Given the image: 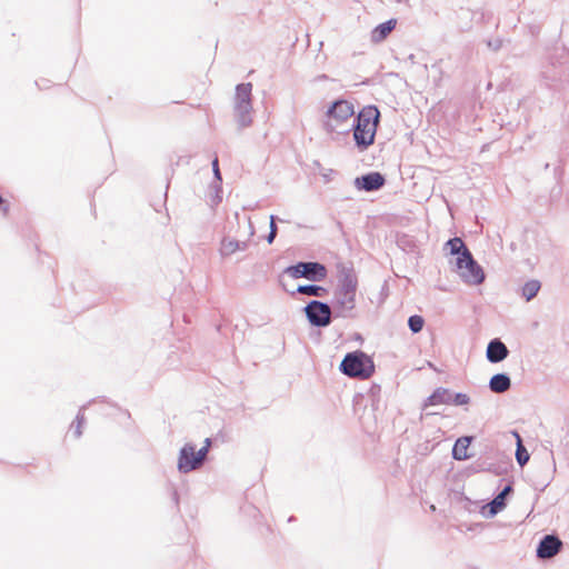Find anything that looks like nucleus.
I'll return each mask as SVG.
<instances>
[{
  "mask_svg": "<svg viewBox=\"0 0 569 569\" xmlns=\"http://www.w3.org/2000/svg\"><path fill=\"white\" fill-rule=\"evenodd\" d=\"M336 173H337V171H336V170H333V169H327V170H325V172H321V176H322V178H323V181H325L326 183H328V182H330V181L332 180V176H333V174H336Z\"/></svg>",
  "mask_w": 569,
  "mask_h": 569,
  "instance_id": "obj_31",
  "label": "nucleus"
},
{
  "mask_svg": "<svg viewBox=\"0 0 569 569\" xmlns=\"http://www.w3.org/2000/svg\"><path fill=\"white\" fill-rule=\"evenodd\" d=\"M0 210L3 213H8L9 211V202L0 194Z\"/></svg>",
  "mask_w": 569,
  "mask_h": 569,
  "instance_id": "obj_33",
  "label": "nucleus"
},
{
  "mask_svg": "<svg viewBox=\"0 0 569 569\" xmlns=\"http://www.w3.org/2000/svg\"><path fill=\"white\" fill-rule=\"evenodd\" d=\"M252 88L251 82H241L234 89L233 113L239 129H244L252 123Z\"/></svg>",
  "mask_w": 569,
  "mask_h": 569,
  "instance_id": "obj_3",
  "label": "nucleus"
},
{
  "mask_svg": "<svg viewBox=\"0 0 569 569\" xmlns=\"http://www.w3.org/2000/svg\"><path fill=\"white\" fill-rule=\"evenodd\" d=\"M269 228L270 230L269 233L266 236V240L269 244H271L278 234V227L276 223H272L271 226H269Z\"/></svg>",
  "mask_w": 569,
  "mask_h": 569,
  "instance_id": "obj_28",
  "label": "nucleus"
},
{
  "mask_svg": "<svg viewBox=\"0 0 569 569\" xmlns=\"http://www.w3.org/2000/svg\"><path fill=\"white\" fill-rule=\"evenodd\" d=\"M319 80H327L328 79V76L327 74H321L318 77Z\"/></svg>",
  "mask_w": 569,
  "mask_h": 569,
  "instance_id": "obj_37",
  "label": "nucleus"
},
{
  "mask_svg": "<svg viewBox=\"0 0 569 569\" xmlns=\"http://www.w3.org/2000/svg\"><path fill=\"white\" fill-rule=\"evenodd\" d=\"M207 446L196 452V447L187 443L180 451L178 468L181 472H189L199 468L208 453V447L210 446V439H206Z\"/></svg>",
  "mask_w": 569,
  "mask_h": 569,
  "instance_id": "obj_6",
  "label": "nucleus"
},
{
  "mask_svg": "<svg viewBox=\"0 0 569 569\" xmlns=\"http://www.w3.org/2000/svg\"><path fill=\"white\" fill-rule=\"evenodd\" d=\"M517 437H518V447L516 450V459H517L518 463L521 467H523L529 460V453L526 450V448L522 446L520 437L519 436H517Z\"/></svg>",
  "mask_w": 569,
  "mask_h": 569,
  "instance_id": "obj_24",
  "label": "nucleus"
},
{
  "mask_svg": "<svg viewBox=\"0 0 569 569\" xmlns=\"http://www.w3.org/2000/svg\"><path fill=\"white\" fill-rule=\"evenodd\" d=\"M471 441H472V437H469V436L460 437L456 441L453 449H452L453 459L459 460V461L469 459L470 456L468 455L467 451H468V448H469Z\"/></svg>",
  "mask_w": 569,
  "mask_h": 569,
  "instance_id": "obj_21",
  "label": "nucleus"
},
{
  "mask_svg": "<svg viewBox=\"0 0 569 569\" xmlns=\"http://www.w3.org/2000/svg\"><path fill=\"white\" fill-rule=\"evenodd\" d=\"M270 223L269 226H271L272 223H276L277 224V221H282L281 219H279L276 214H271L270 216Z\"/></svg>",
  "mask_w": 569,
  "mask_h": 569,
  "instance_id": "obj_35",
  "label": "nucleus"
},
{
  "mask_svg": "<svg viewBox=\"0 0 569 569\" xmlns=\"http://www.w3.org/2000/svg\"><path fill=\"white\" fill-rule=\"evenodd\" d=\"M522 284H542V283L537 279H529V280L525 281Z\"/></svg>",
  "mask_w": 569,
  "mask_h": 569,
  "instance_id": "obj_34",
  "label": "nucleus"
},
{
  "mask_svg": "<svg viewBox=\"0 0 569 569\" xmlns=\"http://www.w3.org/2000/svg\"><path fill=\"white\" fill-rule=\"evenodd\" d=\"M335 278L337 280V284H358L353 264L350 261H338L336 263Z\"/></svg>",
  "mask_w": 569,
  "mask_h": 569,
  "instance_id": "obj_12",
  "label": "nucleus"
},
{
  "mask_svg": "<svg viewBox=\"0 0 569 569\" xmlns=\"http://www.w3.org/2000/svg\"><path fill=\"white\" fill-rule=\"evenodd\" d=\"M470 403V397L467 393H455L452 397V405L455 406H467Z\"/></svg>",
  "mask_w": 569,
  "mask_h": 569,
  "instance_id": "obj_27",
  "label": "nucleus"
},
{
  "mask_svg": "<svg viewBox=\"0 0 569 569\" xmlns=\"http://www.w3.org/2000/svg\"><path fill=\"white\" fill-rule=\"evenodd\" d=\"M446 254L455 257L450 261L466 284H482L486 280L483 268L475 259L466 242L459 237L448 239L443 244Z\"/></svg>",
  "mask_w": 569,
  "mask_h": 569,
  "instance_id": "obj_1",
  "label": "nucleus"
},
{
  "mask_svg": "<svg viewBox=\"0 0 569 569\" xmlns=\"http://www.w3.org/2000/svg\"><path fill=\"white\" fill-rule=\"evenodd\" d=\"M326 116L337 122H343L355 116V107L348 100L338 98L331 102L326 111Z\"/></svg>",
  "mask_w": 569,
  "mask_h": 569,
  "instance_id": "obj_10",
  "label": "nucleus"
},
{
  "mask_svg": "<svg viewBox=\"0 0 569 569\" xmlns=\"http://www.w3.org/2000/svg\"><path fill=\"white\" fill-rule=\"evenodd\" d=\"M76 421H77V426L74 428V435H76L77 438H79L82 435L81 426H82V423L84 421V417L78 415Z\"/></svg>",
  "mask_w": 569,
  "mask_h": 569,
  "instance_id": "obj_30",
  "label": "nucleus"
},
{
  "mask_svg": "<svg viewBox=\"0 0 569 569\" xmlns=\"http://www.w3.org/2000/svg\"><path fill=\"white\" fill-rule=\"evenodd\" d=\"M212 172H213V181L211 187L214 189V194L211 197V201L213 204H218L222 200V176L219 169V160L217 157L211 162Z\"/></svg>",
  "mask_w": 569,
  "mask_h": 569,
  "instance_id": "obj_17",
  "label": "nucleus"
},
{
  "mask_svg": "<svg viewBox=\"0 0 569 569\" xmlns=\"http://www.w3.org/2000/svg\"><path fill=\"white\" fill-rule=\"evenodd\" d=\"M357 287H337L335 291V301L343 311H350L355 308Z\"/></svg>",
  "mask_w": 569,
  "mask_h": 569,
  "instance_id": "obj_13",
  "label": "nucleus"
},
{
  "mask_svg": "<svg viewBox=\"0 0 569 569\" xmlns=\"http://www.w3.org/2000/svg\"><path fill=\"white\" fill-rule=\"evenodd\" d=\"M332 119H329L323 121V129L328 132V133H332L336 131V126L332 124L331 122Z\"/></svg>",
  "mask_w": 569,
  "mask_h": 569,
  "instance_id": "obj_32",
  "label": "nucleus"
},
{
  "mask_svg": "<svg viewBox=\"0 0 569 569\" xmlns=\"http://www.w3.org/2000/svg\"><path fill=\"white\" fill-rule=\"evenodd\" d=\"M327 272L326 266L318 261H298L283 270V274H288L295 280L306 279L311 282L325 280Z\"/></svg>",
  "mask_w": 569,
  "mask_h": 569,
  "instance_id": "obj_5",
  "label": "nucleus"
},
{
  "mask_svg": "<svg viewBox=\"0 0 569 569\" xmlns=\"http://www.w3.org/2000/svg\"><path fill=\"white\" fill-rule=\"evenodd\" d=\"M248 248V241L223 238L220 246L222 256H230L236 251H244Z\"/></svg>",
  "mask_w": 569,
  "mask_h": 569,
  "instance_id": "obj_20",
  "label": "nucleus"
},
{
  "mask_svg": "<svg viewBox=\"0 0 569 569\" xmlns=\"http://www.w3.org/2000/svg\"><path fill=\"white\" fill-rule=\"evenodd\" d=\"M511 387L510 377L507 373H497L491 377L489 388L495 393H503Z\"/></svg>",
  "mask_w": 569,
  "mask_h": 569,
  "instance_id": "obj_18",
  "label": "nucleus"
},
{
  "mask_svg": "<svg viewBox=\"0 0 569 569\" xmlns=\"http://www.w3.org/2000/svg\"><path fill=\"white\" fill-rule=\"evenodd\" d=\"M562 541L556 535H546L537 547L539 559H550L557 556L562 549Z\"/></svg>",
  "mask_w": 569,
  "mask_h": 569,
  "instance_id": "obj_11",
  "label": "nucleus"
},
{
  "mask_svg": "<svg viewBox=\"0 0 569 569\" xmlns=\"http://www.w3.org/2000/svg\"><path fill=\"white\" fill-rule=\"evenodd\" d=\"M513 491L511 485L506 486L501 492H499L492 501L489 503L490 513L497 515L505 509L507 505V497Z\"/></svg>",
  "mask_w": 569,
  "mask_h": 569,
  "instance_id": "obj_19",
  "label": "nucleus"
},
{
  "mask_svg": "<svg viewBox=\"0 0 569 569\" xmlns=\"http://www.w3.org/2000/svg\"><path fill=\"white\" fill-rule=\"evenodd\" d=\"M453 392L450 389L439 387L425 401L423 407L436 405H452Z\"/></svg>",
  "mask_w": 569,
  "mask_h": 569,
  "instance_id": "obj_15",
  "label": "nucleus"
},
{
  "mask_svg": "<svg viewBox=\"0 0 569 569\" xmlns=\"http://www.w3.org/2000/svg\"><path fill=\"white\" fill-rule=\"evenodd\" d=\"M387 183V178L379 171H369L358 176L353 180V186L358 191L376 192L381 190Z\"/></svg>",
  "mask_w": 569,
  "mask_h": 569,
  "instance_id": "obj_8",
  "label": "nucleus"
},
{
  "mask_svg": "<svg viewBox=\"0 0 569 569\" xmlns=\"http://www.w3.org/2000/svg\"><path fill=\"white\" fill-rule=\"evenodd\" d=\"M249 228H250V236H252L253 234V226L250 220H249Z\"/></svg>",
  "mask_w": 569,
  "mask_h": 569,
  "instance_id": "obj_36",
  "label": "nucleus"
},
{
  "mask_svg": "<svg viewBox=\"0 0 569 569\" xmlns=\"http://www.w3.org/2000/svg\"><path fill=\"white\" fill-rule=\"evenodd\" d=\"M541 287H518L517 293L520 295L526 301L533 299Z\"/></svg>",
  "mask_w": 569,
  "mask_h": 569,
  "instance_id": "obj_25",
  "label": "nucleus"
},
{
  "mask_svg": "<svg viewBox=\"0 0 569 569\" xmlns=\"http://www.w3.org/2000/svg\"><path fill=\"white\" fill-rule=\"evenodd\" d=\"M397 19L391 18L382 23L376 26L371 31V41L373 43H380L385 41L390 32L396 28Z\"/></svg>",
  "mask_w": 569,
  "mask_h": 569,
  "instance_id": "obj_16",
  "label": "nucleus"
},
{
  "mask_svg": "<svg viewBox=\"0 0 569 569\" xmlns=\"http://www.w3.org/2000/svg\"><path fill=\"white\" fill-rule=\"evenodd\" d=\"M541 78L548 88L557 89L560 83L568 81L569 73L566 72L562 63L551 61L543 66Z\"/></svg>",
  "mask_w": 569,
  "mask_h": 569,
  "instance_id": "obj_9",
  "label": "nucleus"
},
{
  "mask_svg": "<svg viewBox=\"0 0 569 569\" xmlns=\"http://www.w3.org/2000/svg\"><path fill=\"white\" fill-rule=\"evenodd\" d=\"M308 321L315 327H327L331 323L332 311L329 305L312 300L305 308Z\"/></svg>",
  "mask_w": 569,
  "mask_h": 569,
  "instance_id": "obj_7",
  "label": "nucleus"
},
{
  "mask_svg": "<svg viewBox=\"0 0 569 569\" xmlns=\"http://www.w3.org/2000/svg\"><path fill=\"white\" fill-rule=\"evenodd\" d=\"M486 356L489 362L498 363L509 356V350L499 338H495L488 343Z\"/></svg>",
  "mask_w": 569,
  "mask_h": 569,
  "instance_id": "obj_14",
  "label": "nucleus"
},
{
  "mask_svg": "<svg viewBox=\"0 0 569 569\" xmlns=\"http://www.w3.org/2000/svg\"><path fill=\"white\" fill-rule=\"evenodd\" d=\"M487 46L489 49H491L492 51H498L501 46H502V40L497 38V39H489L487 40Z\"/></svg>",
  "mask_w": 569,
  "mask_h": 569,
  "instance_id": "obj_29",
  "label": "nucleus"
},
{
  "mask_svg": "<svg viewBox=\"0 0 569 569\" xmlns=\"http://www.w3.org/2000/svg\"><path fill=\"white\" fill-rule=\"evenodd\" d=\"M425 320L420 316H411L408 319V326L413 333L420 332L423 328Z\"/></svg>",
  "mask_w": 569,
  "mask_h": 569,
  "instance_id": "obj_26",
  "label": "nucleus"
},
{
  "mask_svg": "<svg viewBox=\"0 0 569 569\" xmlns=\"http://www.w3.org/2000/svg\"><path fill=\"white\" fill-rule=\"evenodd\" d=\"M381 113L376 104L365 106L355 117L352 126L345 133L352 131L355 148L359 152L367 151L376 140Z\"/></svg>",
  "mask_w": 569,
  "mask_h": 569,
  "instance_id": "obj_2",
  "label": "nucleus"
},
{
  "mask_svg": "<svg viewBox=\"0 0 569 569\" xmlns=\"http://www.w3.org/2000/svg\"><path fill=\"white\" fill-rule=\"evenodd\" d=\"M397 246L408 253H415L418 249L415 238L406 233L397 236Z\"/></svg>",
  "mask_w": 569,
  "mask_h": 569,
  "instance_id": "obj_22",
  "label": "nucleus"
},
{
  "mask_svg": "<svg viewBox=\"0 0 569 569\" xmlns=\"http://www.w3.org/2000/svg\"><path fill=\"white\" fill-rule=\"evenodd\" d=\"M339 368L350 378L368 379L375 372L372 359L362 351L347 353Z\"/></svg>",
  "mask_w": 569,
  "mask_h": 569,
  "instance_id": "obj_4",
  "label": "nucleus"
},
{
  "mask_svg": "<svg viewBox=\"0 0 569 569\" xmlns=\"http://www.w3.org/2000/svg\"><path fill=\"white\" fill-rule=\"evenodd\" d=\"M315 166L316 168H321V163L318 160L315 161Z\"/></svg>",
  "mask_w": 569,
  "mask_h": 569,
  "instance_id": "obj_38",
  "label": "nucleus"
},
{
  "mask_svg": "<svg viewBox=\"0 0 569 569\" xmlns=\"http://www.w3.org/2000/svg\"><path fill=\"white\" fill-rule=\"evenodd\" d=\"M297 292L313 297H323L326 293L325 287H297Z\"/></svg>",
  "mask_w": 569,
  "mask_h": 569,
  "instance_id": "obj_23",
  "label": "nucleus"
}]
</instances>
